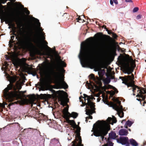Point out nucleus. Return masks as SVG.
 Instances as JSON below:
<instances>
[{
	"instance_id": "64",
	"label": "nucleus",
	"mask_w": 146,
	"mask_h": 146,
	"mask_svg": "<svg viewBox=\"0 0 146 146\" xmlns=\"http://www.w3.org/2000/svg\"><path fill=\"white\" fill-rule=\"evenodd\" d=\"M21 86L20 88L19 89H21Z\"/></svg>"
},
{
	"instance_id": "3",
	"label": "nucleus",
	"mask_w": 146,
	"mask_h": 146,
	"mask_svg": "<svg viewBox=\"0 0 146 146\" xmlns=\"http://www.w3.org/2000/svg\"><path fill=\"white\" fill-rule=\"evenodd\" d=\"M120 79H121L122 81V83L124 84L127 85L128 87H129L132 88V91L134 92V91L137 88V92H139V94L137 95L136 96H138L141 98L143 100H144L146 98L145 96H143V94H146V91L144 90L143 88V90H142L137 86L133 84L128 83L129 80L131 81L132 82L133 81V80L134 79V76L133 74H131V76L128 75L125 76L124 78L123 77L120 76L119 77Z\"/></svg>"
},
{
	"instance_id": "51",
	"label": "nucleus",
	"mask_w": 146,
	"mask_h": 146,
	"mask_svg": "<svg viewBox=\"0 0 146 146\" xmlns=\"http://www.w3.org/2000/svg\"><path fill=\"white\" fill-rule=\"evenodd\" d=\"M9 27H8V28H9V29H10L12 27H11V26H9Z\"/></svg>"
},
{
	"instance_id": "8",
	"label": "nucleus",
	"mask_w": 146,
	"mask_h": 146,
	"mask_svg": "<svg viewBox=\"0 0 146 146\" xmlns=\"http://www.w3.org/2000/svg\"><path fill=\"white\" fill-rule=\"evenodd\" d=\"M115 101L117 104H119V106L117 105L116 104H114L112 106V108L113 109H115L117 111V113L120 117L122 118L124 116V113L123 111V107L122 106L120 105L121 102L117 99L115 100Z\"/></svg>"
},
{
	"instance_id": "9",
	"label": "nucleus",
	"mask_w": 146,
	"mask_h": 146,
	"mask_svg": "<svg viewBox=\"0 0 146 146\" xmlns=\"http://www.w3.org/2000/svg\"><path fill=\"white\" fill-rule=\"evenodd\" d=\"M32 19L34 20L35 22L37 27V35L38 36H41L42 37V38L44 40L45 38L43 36L44 33L42 32V30L41 28L40 27V23L39 22V20L34 17H32Z\"/></svg>"
},
{
	"instance_id": "13",
	"label": "nucleus",
	"mask_w": 146,
	"mask_h": 146,
	"mask_svg": "<svg viewBox=\"0 0 146 146\" xmlns=\"http://www.w3.org/2000/svg\"><path fill=\"white\" fill-rule=\"evenodd\" d=\"M118 143L122 145H125L126 146H129L130 143L128 137H119L116 139Z\"/></svg>"
},
{
	"instance_id": "38",
	"label": "nucleus",
	"mask_w": 146,
	"mask_h": 146,
	"mask_svg": "<svg viewBox=\"0 0 146 146\" xmlns=\"http://www.w3.org/2000/svg\"><path fill=\"white\" fill-rule=\"evenodd\" d=\"M91 51H96V47H93L91 49Z\"/></svg>"
},
{
	"instance_id": "28",
	"label": "nucleus",
	"mask_w": 146,
	"mask_h": 146,
	"mask_svg": "<svg viewBox=\"0 0 146 146\" xmlns=\"http://www.w3.org/2000/svg\"><path fill=\"white\" fill-rule=\"evenodd\" d=\"M139 10V8L138 7H135L134 8L133 10V13H136Z\"/></svg>"
},
{
	"instance_id": "27",
	"label": "nucleus",
	"mask_w": 146,
	"mask_h": 146,
	"mask_svg": "<svg viewBox=\"0 0 146 146\" xmlns=\"http://www.w3.org/2000/svg\"><path fill=\"white\" fill-rule=\"evenodd\" d=\"M37 54L38 55H44V53L43 52H42L41 51L39 50H38L37 51Z\"/></svg>"
},
{
	"instance_id": "15",
	"label": "nucleus",
	"mask_w": 146,
	"mask_h": 146,
	"mask_svg": "<svg viewBox=\"0 0 146 146\" xmlns=\"http://www.w3.org/2000/svg\"><path fill=\"white\" fill-rule=\"evenodd\" d=\"M75 139L72 142V146H84L82 144L81 137H75Z\"/></svg>"
},
{
	"instance_id": "22",
	"label": "nucleus",
	"mask_w": 146,
	"mask_h": 146,
	"mask_svg": "<svg viewBox=\"0 0 146 146\" xmlns=\"http://www.w3.org/2000/svg\"><path fill=\"white\" fill-rule=\"evenodd\" d=\"M133 123V122L132 121H129V120H127L126 121L125 123V125H126L129 127H131L132 124Z\"/></svg>"
},
{
	"instance_id": "59",
	"label": "nucleus",
	"mask_w": 146,
	"mask_h": 146,
	"mask_svg": "<svg viewBox=\"0 0 146 146\" xmlns=\"http://www.w3.org/2000/svg\"><path fill=\"white\" fill-rule=\"evenodd\" d=\"M6 2V1H5V2H2V3H3V4H4Z\"/></svg>"
},
{
	"instance_id": "21",
	"label": "nucleus",
	"mask_w": 146,
	"mask_h": 146,
	"mask_svg": "<svg viewBox=\"0 0 146 146\" xmlns=\"http://www.w3.org/2000/svg\"><path fill=\"white\" fill-rule=\"evenodd\" d=\"M31 128H29L27 129H25L23 130V132L24 133H30L32 132Z\"/></svg>"
},
{
	"instance_id": "25",
	"label": "nucleus",
	"mask_w": 146,
	"mask_h": 146,
	"mask_svg": "<svg viewBox=\"0 0 146 146\" xmlns=\"http://www.w3.org/2000/svg\"><path fill=\"white\" fill-rule=\"evenodd\" d=\"M127 70L131 72V73L133 71V69L130 67L129 66L127 67Z\"/></svg>"
},
{
	"instance_id": "52",
	"label": "nucleus",
	"mask_w": 146,
	"mask_h": 146,
	"mask_svg": "<svg viewBox=\"0 0 146 146\" xmlns=\"http://www.w3.org/2000/svg\"><path fill=\"white\" fill-rule=\"evenodd\" d=\"M33 105H36V104L35 103H33L32 104V106Z\"/></svg>"
},
{
	"instance_id": "26",
	"label": "nucleus",
	"mask_w": 146,
	"mask_h": 146,
	"mask_svg": "<svg viewBox=\"0 0 146 146\" xmlns=\"http://www.w3.org/2000/svg\"><path fill=\"white\" fill-rule=\"evenodd\" d=\"M76 19L77 20V21L79 22L80 23H83L84 21V20L83 19H81V18L80 17L77 18Z\"/></svg>"
},
{
	"instance_id": "11",
	"label": "nucleus",
	"mask_w": 146,
	"mask_h": 146,
	"mask_svg": "<svg viewBox=\"0 0 146 146\" xmlns=\"http://www.w3.org/2000/svg\"><path fill=\"white\" fill-rule=\"evenodd\" d=\"M40 71L42 74L45 75H50L54 72L53 70L50 67L41 68Z\"/></svg>"
},
{
	"instance_id": "63",
	"label": "nucleus",
	"mask_w": 146,
	"mask_h": 146,
	"mask_svg": "<svg viewBox=\"0 0 146 146\" xmlns=\"http://www.w3.org/2000/svg\"><path fill=\"white\" fill-rule=\"evenodd\" d=\"M98 74L99 75H100V72H98Z\"/></svg>"
},
{
	"instance_id": "55",
	"label": "nucleus",
	"mask_w": 146,
	"mask_h": 146,
	"mask_svg": "<svg viewBox=\"0 0 146 146\" xmlns=\"http://www.w3.org/2000/svg\"><path fill=\"white\" fill-rule=\"evenodd\" d=\"M13 64L14 65H16V64H18V63H17V64H15V63H13Z\"/></svg>"
},
{
	"instance_id": "18",
	"label": "nucleus",
	"mask_w": 146,
	"mask_h": 146,
	"mask_svg": "<svg viewBox=\"0 0 146 146\" xmlns=\"http://www.w3.org/2000/svg\"><path fill=\"white\" fill-rule=\"evenodd\" d=\"M129 141L131 144L133 146H138V143L136 141L133 139H129Z\"/></svg>"
},
{
	"instance_id": "57",
	"label": "nucleus",
	"mask_w": 146,
	"mask_h": 146,
	"mask_svg": "<svg viewBox=\"0 0 146 146\" xmlns=\"http://www.w3.org/2000/svg\"><path fill=\"white\" fill-rule=\"evenodd\" d=\"M106 31H107L108 32L109 31L107 29H106Z\"/></svg>"
},
{
	"instance_id": "46",
	"label": "nucleus",
	"mask_w": 146,
	"mask_h": 146,
	"mask_svg": "<svg viewBox=\"0 0 146 146\" xmlns=\"http://www.w3.org/2000/svg\"><path fill=\"white\" fill-rule=\"evenodd\" d=\"M15 80H15V78H13L12 80V82H14L15 81Z\"/></svg>"
},
{
	"instance_id": "41",
	"label": "nucleus",
	"mask_w": 146,
	"mask_h": 146,
	"mask_svg": "<svg viewBox=\"0 0 146 146\" xmlns=\"http://www.w3.org/2000/svg\"><path fill=\"white\" fill-rule=\"evenodd\" d=\"M60 71L62 73H64L65 72V70H64V69L63 68H61L60 69Z\"/></svg>"
},
{
	"instance_id": "16",
	"label": "nucleus",
	"mask_w": 146,
	"mask_h": 146,
	"mask_svg": "<svg viewBox=\"0 0 146 146\" xmlns=\"http://www.w3.org/2000/svg\"><path fill=\"white\" fill-rule=\"evenodd\" d=\"M102 140L104 141V140L106 141L107 143L105 144L103 146H113V143L111 141V139H115L116 137H101Z\"/></svg>"
},
{
	"instance_id": "54",
	"label": "nucleus",
	"mask_w": 146,
	"mask_h": 146,
	"mask_svg": "<svg viewBox=\"0 0 146 146\" xmlns=\"http://www.w3.org/2000/svg\"><path fill=\"white\" fill-rule=\"evenodd\" d=\"M111 78V79H114V78H113V76H112L111 77V78Z\"/></svg>"
},
{
	"instance_id": "45",
	"label": "nucleus",
	"mask_w": 146,
	"mask_h": 146,
	"mask_svg": "<svg viewBox=\"0 0 146 146\" xmlns=\"http://www.w3.org/2000/svg\"><path fill=\"white\" fill-rule=\"evenodd\" d=\"M6 59L8 60H10V58H9V57H6Z\"/></svg>"
},
{
	"instance_id": "32",
	"label": "nucleus",
	"mask_w": 146,
	"mask_h": 146,
	"mask_svg": "<svg viewBox=\"0 0 146 146\" xmlns=\"http://www.w3.org/2000/svg\"><path fill=\"white\" fill-rule=\"evenodd\" d=\"M141 15H137V16L136 17V19H139L141 18Z\"/></svg>"
},
{
	"instance_id": "37",
	"label": "nucleus",
	"mask_w": 146,
	"mask_h": 146,
	"mask_svg": "<svg viewBox=\"0 0 146 146\" xmlns=\"http://www.w3.org/2000/svg\"><path fill=\"white\" fill-rule=\"evenodd\" d=\"M113 1L115 4L117 5L118 4V2L117 0H113Z\"/></svg>"
},
{
	"instance_id": "56",
	"label": "nucleus",
	"mask_w": 146,
	"mask_h": 146,
	"mask_svg": "<svg viewBox=\"0 0 146 146\" xmlns=\"http://www.w3.org/2000/svg\"><path fill=\"white\" fill-rule=\"evenodd\" d=\"M143 144H144V145H146V142H145V143H143Z\"/></svg>"
},
{
	"instance_id": "61",
	"label": "nucleus",
	"mask_w": 146,
	"mask_h": 146,
	"mask_svg": "<svg viewBox=\"0 0 146 146\" xmlns=\"http://www.w3.org/2000/svg\"><path fill=\"white\" fill-rule=\"evenodd\" d=\"M21 7H23V8H24V6L23 5H21Z\"/></svg>"
},
{
	"instance_id": "30",
	"label": "nucleus",
	"mask_w": 146,
	"mask_h": 146,
	"mask_svg": "<svg viewBox=\"0 0 146 146\" xmlns=\"http://www.w3.org/2000/svg\"><path fill=\"white\" fill-rule=\"evenodd\" d=\"M112 37L114 38H115V39L116 38H117V35L116 34H115L113 33H112Z\"/></svg>"
},
{
	"instance_id": "33",
	"label": "nucleus",
	"mask_w": 146,
	"mask_h": 146,
	"mask_svg": "<svg viewBox=\"0 0 146 146\" xmlns=\"http://www.w3.org/2000/svg\"><path fill=\"white\" fill-rule=\"evenodd\" d=\"M61 65L62 67H65L66 66V64L64 63V62L62 61H61Z\"/></svg>"
},
{
	"instance_id": "60",
	"label": "nucleus",
	"mask_w": 146,
	"mask_h": 146,
	"mask_svg": "<svg viewBox=\"0 0 146 146\" xmlns=\"http://www.w3.org/2000/svg\"><path fill=\"white\" fill-rule=\"evenodd\" d=\"M47 46L48 48H50V49H51V48H49V47H48V46H47H47Z\"/></svg>"
},
{
	"instance_id": "34",
	"label": "nucleus",
	"mask_w": 146,
	"mask_h": 146,
	"mask_svg": "<svg viewBox=\"0 0 146 146\" xmlns=\"http://www.w3.org/2000/svg\"><path fill=\"white\" fill-rule=\"evenodd\" d=\"M31 74H32L33 76H36L37 78H38V76L35 73H31Z\"/></svg>"
},
{
	"instance_id": "23",
	"label": "nucleus",
	"mask_w": 146,
	"mask_h": 146,
	"mask_svg": "<svg viewBox=\"0 0 146 146\" xmlns=\"http://www.w3.org/2000/svg\"><path fill=\"white\" fill-rule=\"evenodd\" d=\"M124 0H121L119 2V5H122V8H125V5L124 4Z\"/></svg>"
},
{
	"instance_id": "48",
	"label": "nucleus",
	"mask_w": 146,
	"mask_h": 146,
	"mask_svg": "<svg viewBox=\"0 0 146 146\" xmlns=\"http://www.w3.org/2000/svg\"><path fill=\"white\" fill-rule=\"evenodd\" d=\"M1 22H2V23H3V21H2V20H3V17H2V16H1Z\"/></svg>"
},
{
	"instance_id": "44",
	"label": "nucleus",
	"mask_w": 146,
	"mask_h": 146,
	"mask_svg": "<svg viewBox=\"0 0 146 146\" xmlns=\"http://www.w3.org/2000/svg\"><path fill=\"white\" fill-rule=\"evenodd\" d=\"M108 33L109 34H112V33H113L112 32H110L109 31L108 32Z\"/></svg>"
},
{
	"instance_id": "20",
	"label": "nucleus",
	"mask_w": 146,
	"mask_h": 146,
	"mask_svg": "<svg viewBox=\"0 0 146 146\" xmlns=\"http://www.w3.org/2000/svg\"><path fill=\"white\" fill-rule=\"evenodd\" d=\"M108 137H117L115 133L113 131H111L108 134Z\"/></svg>"
},
{
	"instance_id": "53",
	"label": "nucleus",
	"mask_w": 146,
	"mask_h": 146,
	"mask_svg": "<svg viewBox=\"0 0 146 146\" xmlns=\"http://www.w3.org/2000/svg\"><path fill=\"white\" fill-rule=\"evenodd\" d=\"M137 100L139 101H140V100H141L140 99H137Z\"/></svg>"
},
{
	"instance_id": "12",
	"label": "nucleus",
	"mask_w": 146,
	"mask_h": 146,
	"mask_svg": "<svg viewBox=\"0 0 146 146\" xmlns=\"http://www.w3.org/2000/svg\"><path fill=\"white\" fill-rule=\"evenodd\" d=\"M70 117H66V118L68 122L70 123L72 125L74 126V127L76 129V134L77 135V136H75V137H81L80 136V127L78 125L76 124L75 121L74 120H69V118Z\"/></svg>"
},
{
	"instance_id": "19",
	"label": "nucleus",
	"mask_w": 146,
	"mask_h": 146,
	"mask_svg": "<svg viewBox=\"0 0 146 146\" xmlns=\"http://www.w3.org/2000/svg\"><path fill=\"white\" fill-rule=\"evenodd\" d=\"M111 78L109 76H107L106 78L104 80V82L105 84H108L110 83Z\"/></svg>"
},
{
	"instance_id": "39",
	"label": "nucleus",
	"mask_w": 146,
	"mask_h": 146,
	"mask_svg": "<svg viewBox=\"0 0 146 146\" xmlns=\"http://www.w3.org/2000/svg\"><path fill=\"white\" fill-rule=\"evenodd\" d=\"M125 74H131V72L130 71H127V72H125Z\"/></svg>"
},
{
	"instance_id": "1",
	"label": "nucleus",
	"mask_w": 146,
	"mask_h": 146,
	"mask_svg": "<svg viewBox=\"0 0 146 146\" xmlns=\"http://www.w3.org/2000/svg\"><path fill=\"white\" fill-rule=\"evenodd\" d=\"M112 117H108L107 121H97L93 125V135L96 137H104L108 134V131L110 130V124L113 125V123H116L117 121L116 118L114 116Z\"/></svg>"
},
{
	"instance_id": "47",
	"label": "nucleus",
	"mask_w": 146,
	"mask_h": 146,
	"mask_svg": "<svg viewBox=\"0 0 146 146\" xmlns=\"http://www.w3.org/2000/svg\"><path fill=\"white\" fill-rule=\"evenodd\" d=\"M14 36H11V38L12 39H14Z\"/></svg>"
},
{
	"instance_id": "17",
	"label": "nucleus",
	"mask_w": 146,
	"mask_h": 146,
	"mask_svg": "<svg viewBox=\"0 0 146 146\" xmlns=\"http://www.w3.org/2000/svg\"><path fill=\"white\" fill-rule=\"evenodd\" d=\"M128 133V131L125 129H121L119 132V135L120 136H126Z\"/></svg>"
},
{
	"instance_id": "7",
	"label": "nucleus",
	"mask_w": 146,
	"mask_h": 146,
	"mask_svg": "<svg viewBox=\"0 0 146 146\" xmlns=\"http://www.w3.org/2000/svg\"><path fill=\"white\" fill-rule=\"evenodd\" d=\"M33 42H35V40L30 36L28 35L24 36L21 40V42L23 45L30 48H33L34 47V45L33 43Z\"/></svg>"
},
{
	"instance_id": "2",
	"label": "nucleus",
	"mask_w": 146,
	"mask_h": 146,
	"mask_svg": "<svg viewBox=\"0 0 146 146\" xmlns=\"http://www.w3.org/2000/svg\"><path fill=\"white\" fill-rule=\"evenodd\" d=\"M50 91L54 94V96L58 98L59 102L60 105L63 106H67L64 109L63 113L66 118L68 117H72L74 118H76L78 116V113L75 112H72L71 113L68 111V106L67 103L69 102L68 99L64 97L63 94L65 92L63 91L55 90L51 89Z\"/></svg>"
},
{
	"instance_id": "40",
	"label": "nucleus",
	"mask_w": 146,
	"mask_h": 146,
	"mask_svg": "<svg viewBox=\"0 0 146 146\" xmlns=\"http://www.w3.org/2000/svg\"><path fill=\"white\" fill-rule=\"evenodd\" d=\"M60 71L62 73H64L65 72V70H64V69L63 68H61L60 69Z\"/></svg>"
},
{
	"instance_id": "42",
	"label": "nucleus",
	"mask_w": 146,
	"mask_h": 146,
	"mask_svg": "<svg viewBox=\"0 0 146 146\" xmlns=\"http://www.w3.org/2000/svg\"><path fill=\"white\" fill-rule=\"evenodd\" d=\"M127 67L126 68L125 70H124L123 71V72L125 73V72H127V71H128V70H127Z\"/></svg>"
},
{
	"instance_id": "24",
	"label": "nucleus",
	"mask_w": 146,
	"mask_h": 146,
	"mask_svg": "<svg viewBox=\"0 0 146 146\" xmlns=\"http://www.w3.org/2000/svg\"><path fill=\"white\" fill-rule=\"evenodd\" d=\"M23 68L24 70H30L31 68L29 67V66L26 64V65L24 66H23Z\"/></svg>"
},
{
	"instance_id": "6",
	"label": "nucleus",
	"mask_w": 146,
	"mask_h": 146,
	"mask_svg": "<svg viewBox=\"0 0 146 146\" xmlns=\"http://www.w3.org/2000/svg\"><path fill=\"white\" fill-rule=\"evenodd\" d=\"M13 85H8L3 91L4 98L9 102L13 101L15 98L17 97L18 95V92L14 90L13 91L11 92L9 90L13 88Z\"/></svg>"
},
{
	"instance_id": "62",
	"label": "nucleus",
	"mask_w": 146,
	"mask_h": 146,
	"mask_svg": "<svg viewBox=\"0 0 146 146\" xmlns=\"http://www.w3.org/2000/svg\"><path fill=\"white\" fill-rule=\"evenodd\" d=\"M122 44V42H120V43H119V44Z\"/></svg>"
},
{
	"instance_id": "36",
	"label": "nucleus",
	"mask_w": 146,
	"mask_h": 146,
	"mask_svg": "<svg viewBox=\"0 0 146 146\" xmlns=\"http://www.w3.org/2000/svg\"><path fill=\"white\" fill-rule=\"evenodd\" d=\"M125 2L127 3H133V1L132 0H125Z\"/></svg>"
},
{
	"instance_id": "58",
	"label": "nucleus",
	"mask_w": 146,
	"mask_h": 146,
	"mask_svg": "<svg viewBox=\"0 0 146 146\" xmlns=\"http://www.w3.org/2000/svg\"><path fill=\"white\" fill-rule=\"evenodd\" d=\"M40 135L41 137L43 136L44 135H41L40 133Z\"/></svg>"
},
{
	"instance_id": "31",
	"label": "nucleus",
	"mask_w": 146,
	"mask_h": 146,
	"mask_svg": "<svg viewBox=\"0 0 146 146\" xmlns=\"http://www.w3.org/2000/svg\"><path fill=\"white\" fill-rule=\"evenodd\" d=\"M89 77H90L93 80L95 79L94 76V75L92 74H90V76H89Z\"/></svg>"
},
{
	"instance_id": "35",
	"label": "nucleus",
	"mask_w": 146,
	"mask_h": 146,
	"mask_svg": "<svg viewBox=\"0 0 146 146\" xmlns=\"http://www.w3.org/2000/svg\"><path fill=\"white\" fill-rule=\"evenodd\" d=\"M113 3V0H110V5L112 6H114Z\"/></svg>"
},
{
	"instance_id": "49",
	"label": "nucleus",
	"mask_w": 146,
	"mask_h": 146,
	"mask_svg": "<svg viewBox=\"0 0 146 146\" xmlns=\"http://www.w3.org/2000/svg\"><path fill=\"white\" fill-rule=\"evenodd\" d=\"M1 22H2V23H3V21H2V20H3V17H2V16H1Z\"/></svg>"
},
{
	"instance_id": "14",
	"label": "nucleus",
	"mask_w": 146,
	"mask_h": 146,
	"mask_svg": "<svg viewBox=\"0 0 146 146\" xmlns=\"http://www.w3.org/2000/svg\"><path fill=\"white\" fill-rule=\"evenodd\" d=\"M56 88H67L68 87L67 84L64 81L63 79L61 80L60 81L58 82L56 84Z\"/></svg>"
},
{
	"instance_id": "29",
	"label": "nucleus",
	"mask_w": 146,
	"mask_h": 146,
	"mask_svg": "<svg viewBox=\"0 0 146 146\" xmlns=\"http://www.w3.org/2000/svg\"><path fill=\"white\" fill-rule=\"evenodd\" d=\"M24 11L25 13L27 15H28L30 14V12L26 8H24Z\"/></svg>"
},
{
	"instance_id": "50",
	"label": "nucleus",
	"mask_w": 146,
	"mask_h": 146,
	"mask_svg": "<svg viewBox=\"0 0 146 146\" xmlns=\"http://www.w3.org/2000/svg\"><path fill=\"white\" fill-rule=\"evenodd\" d=\"M100 71H103L104 72V70H100Z\"/></svg>"
},
{
	"instance_id": "4",
	"label": "nucleus",
	"mask_w": 146,
	"mask_h": 146,
	"mask_svg": "<svg viewBox=\"0 0 146 146\" xmlns=\"http://www.w3.org/2000/svg\"><path fill=\"white\" fill-rule=\"evenodd\" d=\"M84 97H82L84 99L85 102L84 103L82 102V103L84 104V106L86 105V108L87 109L85 110L86 111V114L88 115H89L86 118V121H88L87 119H92V117L91 115L94 113L95 112L94 110L95 109L94 108L95 106L93 103L90 100L95 99V98L92 96L91 97L88 96L86 94H84Z\"/></svg>"
},
{
	"instance_id": "5",
	"label": "nucleus",
	"mask_w": 146,
	"mask_h": 146,
	"mask_svg": "<svg viewBox=\"0 0 146 146\" xmlns=\"http://www.w3.org/2000/svg\"><path fill=\"white\" fill-rule=\"evenodd\" d=\"M85 44L86 43L84 42H82L81 44L80 52L78 56L80 64L83 67H87L86 62L89 53L88 50L85 49L84 47V46Z\"/></svg>"
},
{
	"instance_id": "43",
	"label": "nucleus",
	"mask_w": 146,
	"mask_h": 146,
	"mask_svg": "<svg viewBox=\"0 0 146 146\" xmlns=\"http://www.w3.org/2000/svg\"><path fill=\"white\" fill-rule=\"evenodd\" d=\"M4 104V105H2L1 104H0V106L3 107L5 106V105H7V104H6L5 103V104Z\"/></svg>"
},
{
	"instance_id": "10",
	"label": "nucleus",
	"mask_w": 146,
	"mask_h": 146,
	"mask_svg": "<svg viewBox=\"0 0 146 146\" xmlns=\"http://www.w3.org/2000/svg\"><path fill=\"white\" fill-rule=\"evenodd\" d=\"M2 17L3 21H5L6 24H8V25H10L11 24L12 25V27H14L13 25L12 24L13 22L14 21L17 22V21L13 16L9 17L5 15H2Z\"/></svg>"
}]
</instances>
